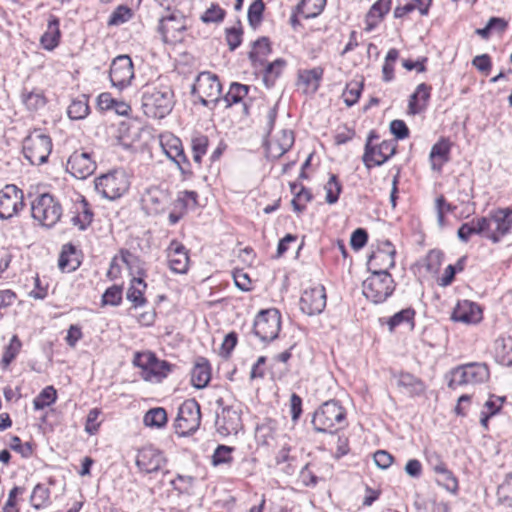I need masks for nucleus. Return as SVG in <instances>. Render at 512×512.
<instances>
[{"label": "nucleus", "mask_w": 512, "mask_h": 512, "mask_svg": "<svg viewBox=\"0 0 512 512\" xmlns=\"http://www.w3.org/2000/svg\"><path fill=\"white\" fill-rule=\"evenodd\" d=\"M250 86L238 82L231 83L228 92L221 97L222 86L216 74L201 72L192 86L191 93L194 96L212 98V101H221L225 108L238 107V112L243 116H249L252 98L248 96Z\"/></svg>", "instance_id": "f257e3e1"}, {"label": "nucleus", "mask_w": 512, "mask_h": 512, "mask_svg": "<svg viewBox=\"0 0 512 512\" xmlns=\"http://www.w3.org/2000/svg\"><path fill=\"white\" fill-rule=\"evenodd\" d=\"M174 107V93L167 79L158 78L144 86L141 96L143 113L153 119L165 118Z\"/></svg>", "instance_id": "f03ea898"}, {"label": "nucleus", "mask_w": 512, "mask_h": 512, "mask_svg": "<svg viewBox=\"0 0 512 512\" xmlns=\"http://www.w3.org/2000/svg\"><path fill=\"white\" fill-rule=\"evenodd\" d=\"M312 424L319 433L333 434L345 426L346 411L339 402L326 401L314 412Z\"/></svg>", "instance_id": "7ed1b4c3"}, {"label": "nucleus", "mask_w": 512, "mask_h": 512, "mask_svg": "<svg viewBox=\"0 0 512 512\" xmlns=\"http://www.w3.org/2000/svg\"><path fill=\"white\" fill-rule=\"evenodd\" d=\"M395 288L396 283L386 270H373L362 284L363 295L374 304L384 303Z\"/></svg>", "instance_id": "20e7f679"}, {"label": "nucleus", "mask_w": 512, "mask_h": 512, "mask_svg": "<svg viewBox=\"0 0 512 512\" xmlns=\"http://www.w3.org/2000/svg\"><path fill=\"white\" fill-rule=\"evenodd\" d=\"M52 146L51 137L35 129L23 140V154L32 165H41L47 162Z\"/></svg>", "instance_id": "39448f33"}, {"label": "nucleus", "mask_w": 512, "mask_h": 512, "mask_svg": "<svg viewBox=\"0 0 512 512\" xmlns=\"http://www.w3.org/2000/svg\"><path fill=\"white\" fill-rule=\"evenodd\" d=\"M32 217L43 226L53 227L62 216L60 202L51 194L39 195L31 205Z\"/></svg>", "instance_id": "423d86ee"}, {"label": "nucleus", "mask_w": 512, "mask_h": 512, "mask_svg": "<svg viewBox=\"0 0 512 512\" xmlns=\"http://www.w3.org/2000/svg\"><path fill=\"white\" fill-rule=\"evenodd\" d=\"M200 424V404L194 398L185 400L178 408L175 432L181 437L189 436L199 429Z\"/></svg>", "instance_id": "0eeeda50"}, {"label": "nucleus", "mask_w": 512, "mask_h": 512, "mask_svg": "<svg viewBox=\"0 0 512 512\" xmlns=\"http://www.w3.org/2000/svg\"><path fill=\"white\" fill-rule=\"evenodd\" d=\"M95 189L104 198L115 200L129 189L125 172L115 170L95 179Z\"/></svg>", "instance_id": "6e6552de"}, {"label": "nucleus", "mask_w": 512, "mask_h": 512, "mask_svg": "<svg viewBox=\"0 0 512 512\" xmlns=\"http://www.w3.org/2000/svg\"><path fill=\"white\" fill-rule=\"evenodd\" d=\"M281 329V315L277 309L261 310L254 320L253 333L262 342H270L278 337Z\"/></svg>", "instance_id": "1a4fd4ad"}, {"label": "nucleus", "mask_w": 512, "mask_h": 512, "mask_svg": "<svg viewBox=\"0 0 512 512\" xmlns=\"http://www.w3.org/2000/svg\"><path fill=\"white\" fill-rule=\"evenodd\" d=\"M378 136L371 131L367 137L365 151L362 161L365 167L370 170L374 166H381L390 159L396 152V144L393 141H382L379 145H373V139Z\"/></svg>", "instance_id": "9d476101"}, {"label": "nucleus", "mask_w": 512, "mask_h": 512, "mask_svg": "<svg viewBox=\"0 0 512 512\" xmlns=\"http://www.w3.org/2000/svg\"><path fill=\"white\" fill-rule=\"evenodd\" d=\"M489 378V369L485 363H469L453 370L452 379L449 387L454 384H478L487 381Z\"/></svg>", "instance_id": "9b49d317"}, {"label": "nucleus", "mask_w": 512, "mask_h": 512, "mask_svg": "<svg viewBox=\"0 0 512 512\" xmlns=\"http://www.w3.org/2000/svg\"><path fill=\"white\" fill-rule=\"evenodd\" d=\"M186 18L179 12H172L160 19L158 31L165 43L176 44L183 40Z\"/></svg>", "instance_id": "f8f14e48"}, {"label": "nucleus", "mask_w": 512, "mask_h": 512, "mask_svg": "<svg viewBox=\"0 0 512 512\" xmlns=\"http://www.w3.org/2000/svg\"><path fill=\"white\" fill-rule=\"evenodd\" d=\"M491 225L486 232V238L493 243L500 240L510 233L512 229V207L498 208L490 212Z\"/></svg>", "instance_id": "ddd939ff"}, {"label": "nucleus", "mask_w": 512, "mask_h": 512, "mask_svg": "<svg viewBox=\"0 0 512 512\" xmlns=\"http://www.w3.org/2000/svg\"><path fill=\"white\" fill-rule=\"evenodd\" d=\"M24 207L23 191L17 186L6 185L0 191V218L10 219Z\"/></svg>", "instance_id": "4468645a"}, {"label": "nucleus", "mask_w": 512, "mask_h": 512, "mask_svg": "<svg viewBox=\"0 0 512 512\" xmlns=\"http://www.w3.org/2000/svg\"><path fill=\"white\" fill-rule=\"evenodd\" d=\"M109 78L112 85L120 90L130 85L134 78L133 62L128 55H119L113 59Z\"/></svg>", "instance_id": "2eb2a0df"}, {"label": "nucleus", "mask_w": 512, "mask_h": 512, "mask_svg": "<svg viewBox=\"0 0 512 512\" xmlns=\"http://www.w3.org/2000/svg\"><path fill=\"white\" fill-rule=\"evenodd\" d=\"M326 291L324 286L317 285L304 290L300 298V309L308 316L319 315L326 307Z\"/></svg>", "instance_id": "dca6fc26"}, {"label": "nucleus", "mask_w": 512, "mask_h": 512, "mask_svg": "<svg viewBox=\"0 0 512 512\" xmlns=\"http://www.w3.org/2000/svg\"><path fill=\"white\" fill-rule=\"evenodd\" d=\"M96 169L92 155L85 151L73 152L67 161V171L77 179H86Z\"/></svg>", "instance_id": "f3484780"}, {"label": "nucleus", "mask_w": 512, "mask_h": 512, "mask_svg": "<svg viewBox=\"0 0 512 512\" xmlns=\"http://www.w3.org/2000/svg\"><path fill=\"white\" fill-rule=\"evenodd\" d=\"M217 432L222 436L237 434L242 428L241 415L232 406H223L215 421Z\"/></svg>", "instance_id": "a211bd4d"}, {"label": "nucleus", "mask_w": 512, "mask_h": 512, "mask_svg": "<svg viewBox=\"0 0 512 512\" xmlns=\"http://www.w3.org/2000/svg\"><path fill=\"white\" fill-rule=\"evenodd\" d=\"M165 463L163 454L151 446L139 450L136 458L138 468L148 474L159 471Z\"/></svg>", "instance_id": "6ab92c4d"}, {"label": "nucleus", "mask_w": 512, "mask_h": 512, "mask_svg": "<svg viewBox=\"0 0 512 512\" xmlns=\"http://www.w3.org/2000/svg\"><path fill=\"white\" fill-rule=\"evenodd\" d=\"M167 258L169 268L179 274H184L188 270L189 256L185 247L176 240L171 241L167 248Z\"/></svg>", "instance_id": "aec40b11"}, {"label": "nucleus", "mask_w": 512, "mask_h": 512, "mask_svg": "<svg viewBox=\"0 0 512 512\" xmlns=\"http://www.w3.org/2000/svg\"><path fill=\"white\" fill-rule=\"evenodd\" d=\"M451 319L465 324H476L482 319V311L474 302L463 300L457 303Z\"/></svg>", "instance_id": "412c9836"}, {"label": "nucleus", "mask_w": 512, "mask_h": 512, "mask_svg": "<svg viewBox=\"0 0 512 512\" xmlns=\"http://www.w3.org/2000/svg\"><path fill=\"white\" fill-rule=\"evenodd\" d=\"M395 254L396 251L389 240H385L381 243L380 247L374 252L369 260V263L374 266H378L377 270H386L395 266Z\"/></svg>", "instance_id": "4be33fe9"}, {"label": "nucleus", "mask_w": 512, "mask_h": 512, "mask_svg": "<svg viewBox=\"0 0 512 512\" xmlns=\"http://www.w3.org/2000/svg\"><path fill=\"white\" fill-rule=\"evenodd\" d=\"M490 225L491 220L487 217L476 218L470 222L463 223L457 231V236L464 243H467L474 234L486 237V232L489 230Z\"/></svg>", "instance_id": "5701e85b"}, {"label": "nucleus", "mask_w": 512, "mask_h": 512, "mask_svg": "<svg viewBox=\"0 0 512 512\" xmlns=\"http://www.w3.org/2000/svg\"><path fill=\"white\" fill-rule=\"evenodd\" d=\"M60 39V20L57 16L50 14L48 17L47 29L41 36L40 43L45 50L52 51L59 45Z\"/></svg>", "instance_id": "b1692460"}, {"label": "nucleus", "mask_w": 512, "mask_h": 512, "mask_svg": "<svg viewBox=\"0 0 512 512\" xmlns=\"http://www.w3.org/2000/svg\"><path fill=\"white\" fill-rule=\"evenodd\" d=\"M450 150L451 144L449 140L444 138L432 146L429 154L432 170L437 172L442 170L443 165L450 160Z\"/></svg>", "instance_id": "393cba45"}, {"label": "nucleus", "mask_w": 512, "mask_h": 512, "mask_svg": "<svg viewBox=\"0 0 512 512\" xmlns=\"http://www.w3.org/2000/svg\"><path fill=\"white\" fill-rule=\"evenodd\" d=\"M431 86L421 83L409 98L408 109L410 114H418L425 109L431 95Z\"/></svg>", "instance_id": "a878e982"}, {"label": "nucleus", "mask_w": 512, "mask_h": 512, "mask_svg": "<svg viewBox=\"0 0 512 512\" xmlns=\"http://www.w3.org/2000/svg\"><path fill=\"white\" fill-rule=\"evenodd\" d=\"M396 378L398 387L403 388L410 396H420L426 389L424 382L411 373L400 372Z\"/></svg>", "instance_id": "bb28decb"}, {"label": "nucleus", "mask_w": 512, "mask_h": 512, "mask_svg": "<svg viewBox=\"0 0 512 512\" xmlns=\"http://www.w3.org/2000/svg\"><path fill=\"white\" fill-rule=\"evenodd\" d=\"M323 74L324 70L322 67L300 70L298 73V81L304 86L306 92L315 93L320 86Z\"/></svg>", "instance_id": "cd10ccee"}, {"label": "nucleus", "mask_w": 512, "mask_h": 512, "mask_svg": "<svg viewBox=\"0 0 512 512\" xmlns=\"http://www.w3.org/2000/svg\"><path fill=\"white\" fill-rule=\"evenodd\" d=\"M147 284L141 277H133L126 293V298L130 301L134 308L142 307L147 303L144 296Z\"/></svg>", "instance_id": "c85d7f7f"}, {"label": "nucleus", "mask_w": 512, "mask_h": 512, "mask_svg": "<svg viewBox=\"0 0 512 512\" xmlns=\"http://www.w3.org/2000/svg\"><path fill=\"white\" fill-rule=\"evenodd\" d=\"M293 143V132L282 130L280 136L268 143L267 150L273 157H280L292 147Z\"/></svg>", "instance_id": "c756f323"}, {"label": "nucleus", "mask_w": 512, "mask_h": 512, "mask_svg": "<svg viewBox=\"0 0 512 512\" xmlns=\"http://www.w3.org/2000/svg\"><path fill=\"white\" fill-rule=\"evenodd\" d=\"M58 266L63 272L75 271L80 266L76 248L71 243L63 245L58 260Z\"/></svg>", "instance_id": "7c9ffc66"}, {"label": "nucleus", "mask_w": 512, "mask_h": 512, "mask_svg": "<svg viewBox=\"0 0 512 512\" xmlns=\"http://www.w3.org/2000/svg\"><path fill=\"white\" fill-rule=\"evenodd\" d=\"M392 0H378L370 8L366 16L367 30H373L383 17L390 11Z\"/></svg>", "instance_id": "2f4dec72"}, {"label": "nucleus", "mask_w": 512, "mask_h": 512, "mask_svg": "<svg viewBox=\"0 0 512 512\" xmlns=\"http://www.w3.org/2000/svg\"><path fill=\"white\" fill-rule=\"evenodd\" d=\"M211 379V368L209 363L202 359L197 362L191 371V384L196 389L205 388Z\"/></svg>", "instance_id": "473e14b6"}, {"label": "nucleus", "mask_w": 512, "mask_h": 512, "mask_svg": "<svg viewBox=\"0 0 512 512\" xmlns=\"http://www.w3.org/2000/svg\"><path fill=\"white\" fill-rule=\"evenodd\" d=\"M175 366L165 360H159L157 357L152 363L149 371L143 374V379L150 382H161L172 372Z\"/></svg>", "instance_id": "72a5a7b5"}, {"label": "nucleus", "mask_w": 512, "mask_h": 512, "mask_svg": "<svg viewBox=\"0 0 512 512\" xmlns=\"http://www.w3.org/2000/svg\"><path fill=\"white\" fill-rule=\"evenodd\" d=\"M290 190L294 194L291 201L294 211L300 213L305 210L306 204L313 198L312 193L301 183H291Z\"/></svg>", "instance_id": "f704fd0d"}, {"label": "nucleus", "mask_w": 512, "mask_h": 512, "mask_svg": "<svg viewBox=\"0 0 512 512\" xmlns=\"http://www.w3.org/2000/svg\"><path fill=\"white\" fill-rule=\"evenodd\" d=\"M416 312L413 308L409 307L406 309H402L401 311L395 313L393 316L389 317L386 321L388 325L389 332H394L395 329L403 324L410 325L411 329L414 328Z\"/></svg>", "instance_id": "c9c22d12"}, {"label": "nucleus", "mask_w": 512, "mask_h": 512, "mask_svg": "<svg viewBox=\"0 0 512 512\" xmlns=\"http://www.w3.org/2000/svg\"><path fill=\"white\" fill-rule=\"evenodd\" d=\"M271 53L270 41L267 37H260L253 42V49L249 52V59L254 67L263 65V57Z\"/></svg>", "instance_id": "e433bc0d"}, {"label": "nucleus", "mask_w": 512, "mask_h": 512, "mask_svg": "<svg viewBox=\"0 0 512 512\" xmlns=\"http://www.w3.org/2000/svg\"><path fill=\"white\" fill-rule=\"evenodd\" d=\"M434 472L438 474L436 483L442 486L445 490L450 493L456 494L458 491V480L451 470L447 466H437L434 468Z\"/></svg>", "instance_id": "4c0bfd02"}, {"label": "nucleus", "mask_w": 512, "mask_h": 512, "mask_svg": "<svg viewBox=\"0 0 512 512\" xmlns=\"http://www.w3.org/2000/svg\"><path fill=\"white\" fill-rule=\"evenodd\" d=\"M120 257L130 270L131 274L135 275L134 277H141V279H144L146 276V269L144 267V262L138 256L134 255L129 250L122 249L120 250Z\"/></svg>", "instance_id": "58836bf2"}, {"label": "nucleus", "mask_w": 512, "mask_h": 512, "mask_svg": "<svg viewBox=\"0 0 512 512\" xmlns=\"http://www.w3.org/2000/svg\"><path fill=\"white\" fill-rule=\"evenodd\" d=\"M21 100L26 108L31 111L39 110L46 104V98L43 92L38 89L28 91L24 88L21 92Z\"/></svg>", "instance_id": "ea45409f"}, {"label": "nucleus", "mask_w": 512, "mask_h": 512, "mask_svg": "<svg viewBox=\"0 0 512 512\" xmlns=\"http://www.w3.org/2000/svg\"><path fill=\"white\" fill-rule=\"evenodd\" d=\"M208 145L209 139L206 135L195 134L191 138L193 162L198 168L201 167L202 158L207 153Z\"/></svg>", "instance_id": "a19ab883"}, {"label": "nucleus", "mask_w": 512, "mask_h": 512, "mask_svg": "<svg viewBox=\"0 0 512 512\" xmlns=\"http://www.w3.org/2000/svg\"><path fill=\"white\" fill-rule=\"evenodd\" d=\"M287 62L278 58L275 61L268 63L264 69L263 82L266 87H272L276 79L282 74Z\"/></svg>", "instance_id": "79ce46f5"}, {"label": "nucleus", "mask_w": 512, "mask_h": 512, "mask_svg": "<svg viewBox=\"0 0 512 512\" xmlns=\"http://www.w3.org/2000/svg\"><path fill=\"white\" fill-rule=\"evenodd\" d=\"M326 0H301L297 5V12L304 18H314L324 9Z\"/></svg>", "instance_id": "37998d69"}, {"label": "nucleus", "mask_w": 512, "mask_h": 512, "mask_svg": "<svg viewBox=\"0 0 512 512\" xmlns=\"http://www.w3.org/2000/svg\"><path fill=\"white\" fill-rule=\"evenodd\" d=\"M68 117L72 120L84 119L89 114L88 97H81L72 100L67 109Z\"/></svg>", "instance_id": "c03bdc74"}, {"label": "nucleus", "mask_w": 512, "mask_h": 512, "mask_svg": "<svg viewBox=\"0 0 512 512\" xmlns=\"http://www.w3.org/2000/svg\"><path fill=\"white\" fill-rule=\"evenodd\" d=\"M92 220L93 213L90 210L87 201L82 199L80 206L77 207V214L71 218V222L80 230H85L91 224Z\"/></svg>", "instance_id": "a18cd8bd"}, {"label": "nucleus", "mask_w": 512, "mask_h": 512, "mask_svg": "<svg viewBox=\"0 0 512 512\" xmlns=\"http://www.w3.org/2000/svg\"><path fill=\"white\" fill-rule=\"evenodd\" d=\"M143 422L148 427L162 428L167 423V412L162 407L151 408L145 413Z\"/></svg>", "instance_id": "49530a36"}, {"label": "nucleus", "mask_w": 512, "mask_h": 512, "mask_svg": "<svg viewBox=\"0 0 512 512\" xmlns=\"http://www.w3.org/2000/svg\"><path fill=\"white\" fill-rule=\"evenodd\" d=\"M21 348L22 342L19 337L17 335H13L2 355L1 366L3 369L8 368V366L15 360L17 355L20 353Z\"/></svg>", "instance_id": "de8ad7c7"}, {"label": "nucleus", "mask_w": 512, "mask_h": 512, "mask_svg": "<svg viewBox=\"0 0 512 512\" xmlns=\"http://www.w3.org/2000/svg\"><path fill=\"white\" fill-rule=\"evenodd\" d=\"M50 501V490L43 484H37L30 496L32 507L39 510L46 507Z\"/></svg>", "instance_id": "09e8293b"}, {"label": "nucleus", "mask_w": 512, "mask_h": 512, "mask_svg": "<svg viewBox=\"0 0 512 512\" xmlns=\"http://www.w3.org/2000/svg\"><path fill=\"white\" fill-rule=\"evenodd\" d=\"M277 429V422L271 418H266L256 427V438L263 444H269V440L274 438Z\"/></svg>", "instance_id": "8fccbe9b"}, {"label": "nucleus", "mask_w": 512, "mask_h": 512, "mask_svg": "<svg viewBox=\"0 0 512 512\" xmlns=\"http://www.w3.org/2000/svg\"><path fill=\"white\" fill-rule=\"evenodd\" d=\"M167 199V194L158 188L149 189L145 196L146 203L153 206L152 209L155 213H159L164 210Z\"/></svg>", "instance_id": "3c124183"}, {"label": "nucleus", "mask_w": 512, "mask_h": 512, "mask_svg": "<svg viewBox=\"0 0 512 512\" xmlns=\"http://www.w3.org/2000/svg\"><path fill=\"white\" fill-rule=\"evenodd\" d=\"M57 399V392L53 386L45 387L33 400L35 410H42L52 405Z\"/></svg>", "instance_id": "603ef678"}, {"label": "nucleus", "mask_w": 512, "mask_h": 512, "mask_svg": "<svg viewBox=\"0 0 512 512\" xmlns=\"http://www.w3.org/2000/svg\"><path fill=\"white\" fill-rule=\"evenodd\" d=\"M399 57V51L396 48H391L385 57L382 66V80L384 82H391L394 79V63Z\"/></svg>", "instance_id": "864d4df0"}, {"label": "nucleus", "mask_w": 512, "mask_h": 512, "mask_svg": "<svg viewBox=\"0 0 512 512\" xmlns=\"http://www.w3.org/2000/svg\"><path fill=\"white\" fill-rule=\"evenodd\" d=\"M363 84L358 81H352L346 85L345 90L343 91L342 97L344 103L351 107L358 102L360 95L362 93Z\"/></svg>", "instance_id": "5fc2aeb1"}, {"label": "nucleus", "mask_w": 512, "mask_h": 512, "mask_svg": "<svg viewBox=\"0 0 512 512\" xmlns=\"http://www.w3.org/2000/svg\"><path fill=\"white\" fill-rule=\"evenodd\" d=\"M498 500L508 508H512V473L506 475L504 482L497 489Z\"/></svg>", "instance_id": "6e6d98bb"}, {"label": "nucleus", "mask_w": 512, "mask_h": 512, "mask_svg": "<svg viewBox=\"0 0 512 512\" xmlns=\"http://www.w3.org/2000/svg\"><path fill=\"white\" fill-rule=\"evenodd\" d=\"M133 16L132 10L126 5H119L110 15L108 25L119 26L128 22Z\"/></svg>", "instance_id": "4d7b16f0"}, {"label": "nucleus", "mask_w": 512, "mask_h": 512, "mask_svg": "<svg viewBox=\"0 0 512 512\" xmlns=\"http://www.w3.org/2000/svg\"><path fill=\"white\" fill-rule=\"evenodd\" d=\"M265 4L263 0H255L248 8L247 18L251 27L256 28L263 19Z\"/></svg>", "instance_id": "13d9d810"}, {"label": "nucleus", "mask_w": 512, "mask_h": 512, "mask_svg": "<svg viewBox=\"0 0 512 512\" xmlns=\"http://www.w3.org/2000/svg\"><path fill=\"white\" fill-rule=\"evenodd\" d=\"M326 197L325 200L328 204H334L338 201L339 195L342 191V186L338 181L335 174H331L328 182L325 185Z\"/></svg>", "instance_id": "bf43d9fd"}, {"label": "nucleus", "mask_w": 512, "mask_h": 512, "mask_svg": "<svg viewBox=\"0 0 512 512\" xmlns=\"http://www.w3.org/2000/svg\"><path fill=\"white\" fill-rule=\"evenodd\" d=\"M496 357L502 365L512 366V344H508L505 340L496 341Z\"/></svg>", "instance_id": "052dcab7"}, {"label": "nucleus", "mask_w": 512, "mask_h": 512, "mask_svg": "<svg viewBox=\"0 0 512 512\" xmlns=\"http://www.w3.org/2000/svg\"><path fill=\"white\" fill-rule=\"evenodd\" d=\"M233 447L226 445H218L212 455V464L214 466H219L221 464L231 463L233 458L231 456Z\"/></svg>", "instance_id": "680f3d73"}, {"label": "nucleus", "mask_w": 512, "mask_h": 512, "mask_svg": "<svg viewBox=\"0 0 512 512\" xmlns=\"http://www.w3.org/2000/svg\"><path fill=\"white\" fill-rule=\"evenodd\" d=\"M198 194L195 191L185 190L179 193L175 207L181 210L194 208L197 205Z\"/></svg>", "instance_id": "e2e57ef3"}, {"label": "nucleus", "mask_w": 512, "mask_h": 512, "mask_svg": "<svg viewBox=\"0 0 512 512\" xmlns=\"http://www.w3.org/2000/svg\"><path fill=\"white\" fill-rule=\"evenodd\" d=\"M122 302V288L118 285H113L105 290L102 295V304L118 306Z\"/></svg>", "instance_id": "0e129e2a"}, {"label": "nucleus", "mask_w": 512, "mask_h": 512, "mask_svg": "<svg viewBox=\"0 0 512 512\" xmlns=\"http://www.w3.org/2000/svg\"><path fill=\"white\" fill-rule=\"evenodd\" d=\"M155 358V354L151 352H137L134 356L133 364L142 369L141 375L143 376V374L149 371Z\"/></svg>", "instance_id": "69168bd1"}, {"label": "nucleus", "mask_w": 512, "mask_h": 512, "mask_svg": "<svg viewBox=\"0 0 512 512\" xmlns=\"http://www.w3.org/2000/svg\"><path fill=\"white\" fill-rule=\"evenodd\" d=\"M101 410L99 408H93L89 411L86 422H85V432L89 435H95L101 425V422L98 421L99 416L101 415Z\"/></svg>", "instance_id": "338daca9"}, {"label": "nucleus", "mask_w": 512, "mask_h": 512, "mask_svg": "<svg viewBox=\"0 0 512 512\" xmlns=\"http://www.w3.org/2000/svg\"><path fill=\"white\" fill-rule=\"evenodd\" d=\"M225 11L218 5L212 4L201 16L204 23H218L224 19Z\"/></svg>", "instance_id": "774afa93"}]
</instances>
